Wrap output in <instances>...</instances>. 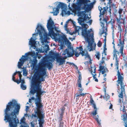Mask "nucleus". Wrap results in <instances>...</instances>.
Here are the masks:
<instances>
[{
  "instance_id": "obj_51",
  "label": "nucleus",
  "mask_w": 127,
  "mask_h": 127,
  "mask_svg": "<svg viewBox=\"0 0 127 127\" xmlns=\"http://www.w3.org/2000/svg\"><path fill=\"white\" fill-rule=\"evenodd\" d=\"M77 48H78V49H79V50H80V51L81 52L83 50V48L82 46H81L79 47H77Z\"/></svg>"
},
{
  "instance_id": "obj_20",
  "label": "nucleus",
  "mask_w": 127,
  "mask_h": 127,
  "mask_svg": "<svg viewBox=\"0 0 127 127\" xmlns=\"http://www.w3.org/2000/svg\"><path fill=\"white\" fill-rule=\"evenodd\" d=\"M36 42L34 38L31 37L29 41V44L32 47H36L35 44Z\"/></svg>"
},
{
  "instance_id": "obj_40",
  "label": "nucleus",
  "mask_w": 127,
  "mask_h": 127,
  "mask_svg": "<svg viewBox=\"0 0 127 127\" xmlns=\"http://www.w3.org/2000/svg\"><path fill=\"white\" fill-rule=\"evenodd\" d=\"M21 87L23 90H25L26 89V86L24 85V84L21 85Z\"/></svg>"
},
{
  "instance_id": "obj_13",
  "label": "nucleus",
  "mask_w": 127,
  "mask_h": 127,
  "mask_svg": "<svg viewBox=\"0 0 127 127\" xmlns=\"http://www.w3.org/2000/svg\"><path fill=\"white\" fill-rule=\"evenodd\" d=\"M75 51L72 47L65 49L63 54V55H65L66 54L68 57H72L74 54Z\"/></svg>"
},
{
  "instance_id": "obj_28",
  "label": "nucleus",
  "mask_w": 127,
  "mask_h": 127,
  "mask_svg": "<svg viewBox=\"0 0 127 127\" xmlns=\"http://www.w3.org/2000/svg\"><path fill=\"white\" fill-rule=\"evenodd\" d=\"M25 55H26V57L29 55L33 57L35 56V54L34 52H31L26 53Z\"/></svg>"
},
{
  "instance_id": "obj_32",
  "label": "nucleus",
  "mask_w": 127,
  "mask_h": 127,
  "mask_svg": "<svg viewBox=\"0 0 127 127\" xmlns=\"http://www.w3.org/2000/svg\"><path fill=\"white\" fill-rule=\"evenodd\" d=\"M81 30V28L80 27L75 26L74 27V31L73 32H79V31Z\"/></svg>"
},
{
  "instance_id": "obj_30",
  "label": "nucleus",
  "mask_w": 127,
  "mask_h": 127,
  "mask_svg": "<svg viewBox=\"0 0 127 127\" xmlns=\"http://www.w3.org/2000/svg\"><path fill=\"white\" fill-rule=\"evenodd\" d=\"M84 17H80L78 19V22L80 24L83 22L84 21Z\"/></svg>"
},
{
  "instance_id": "obj_6",
  "label": "nucleus",
  "mask_w": 127,
  "mask_h": 127,
  "mask_svg": "<svg viewBox=\"0 0 127 127\" xmlns=\"http://www.w3.org/2000/svg\"><path fill=\"white\" fill-rule=\"evenodd\" d=\"M48 32L49 35L56 42L58 41L61 47L62 48L65 43H68L69 40L66 36L62 32Z\"/></svg>"
},
{
  "instance_id": "obj_36",
  "label": "nucleus",
  "mask_w": 127,
  "mask_h": 127,
  "mask_svg": "<svg viewBox=\"0 0 127 127\" xmlns=\"http://www.w3.org/2000/svg\"><path fill=\"white\" fill-rule=\"evenodd\" d=\"M64 29L65 31H66L67 32H70L69 29H68L67 28V24L66 23L65 24V25L64 26Z\"/></svg>"
},
{
  "instance_id": "obj_63",
  "label": "nucleus",
  "mask_w": 127,
  "mask_h": 127,
  "mask_svg": "<svg viewBox=\"0 0 127 127\" xmlns=\"http://www.w3.org/2000/svg\"><path fill=\"white\" fill-rule=\"evenodd\" d=\"M67 14L68 15H69L70 14H72V13H70L69 11H68L67 12Z\"/></svg>"
},
{
  "instance_id": "obj_19",
  "label": "nucleus",
  "mask_w": 127,
  "mask_h": 127,
  "mask_svg": "<svg viewBox=\"0 0 127 127\" xmlns=\"http://www.w3.org/2000/svg\"><path fill=\"white\" fill-rule=\"evenodd\" d=\"M75 52V55L76 57H78L80 54H81L82 56L86 55V53H85V51L83 50L81 51H80L78 52V51L76 49Z\"/></svg>"
},
{
  "instance_id": "obj_10",
  "label": "nucleus",
  "mask_w": 127,
  "mask_h": 127,
  "mask_svg": "<svg viewBox=\"0 0 127 127\" xmlns=\"http://www.w3.org/2000/svg\"><path fill=\"white\" fill-rule=\"evenodd\" d=\"M123 106V108H120V110L123 113L122 120L123 122L124 126L125 127H127V113L126 112V111H127V109H126V107L127 108V104L125 102H124Z\"/></svg>"
},
{
  "instance_id": "obj_8",
  "label": "nucleus",
  "mask_w": 127,
  "mask_h": 127,
  "mask_svg": "<svg viewBox=\"0 0 127 127\" xmlns=\"http://www.w3.org/2000/svg\"><path fill=\"white\" fill-rule=\"evenodd\" d=\"M82 36L87 41L88 44V46H90V49L89 51L93 50V43L94 42V32H81Z\"/></svg>"
},
{
  "instance_id": "obj_21",
  "label": "nucleus",
  "mask_w": 127,
  "mask_h": 127,
  "mask_svg": "<svg viewBox=\"0 0 127 127\" xmlns=\"http://www.w3.org/2000/svg\"><path fill=\"white\" fill-rule=\"evenodd\" d=\"M124 40L125 39H123L122 41L121 40V38L119 39L120 44L121 45V46L120 47V51L121 52L122 54L123 53V50Z\"/></svg>"
},
{
  "instance_id": "obj_1",
  "label": "nucleus",
  "mask_w": 127,
  "mask_h": 127,
  "mask_svg": "<svg viewBox=\"0 0 127 127\" xmlns=\"http://www.w3.org/2000/svg\"><path fill=\"white\" fill-rule=\"evenodd\" d=\"M42 66L39 65L36 70L32 79V87L30 93L33 95L36 93V98L35 99V105H43L41 103V95L46 92L42 91L40 86V84L42 81L45 80L44 76L46 74L45 69L42 68Z\"/></svg>"
},
{
  "instance_id": "obj_12",
  "label": "nucleus",
  "mask_w": 127,
  "mask_h": 127,
  "mask_svg": "<svg viewBox=\"0 0 127 127\" xmlns=\"http://www.w3.org/2000/svg\"><path fill=\"white\" fill-rule=\"evenodd\" d=\"M40 65L42 66V68H44V67L47 66L49 69H51L53 66L52 63L49 62V60L46 59H44L43 61L41 64L39 65Z\"/></svg>"
},
{
  "instance_id": "obj_11",
  "label": "nucleus",
  "mask_w": 127,
  "mask_h": 127,
  "mask_svg": "<svg viewBox=\"0 0 127 127\" xmlns=\"http://www.w3.org/2000/svg\"><path fill=\"white\" fill-rule=\"evenodd\" d=\"M54 22L50 18L48 21L46 26L48 32H54V31L56 32H60V31L58 30V28L54 25Z\"/></svg>"
},
{
  "instance_id": "obj_7",
  "label": "nucleus",
  "mask_w": 127,
  "mask_h": 127,
  "mask_svg": "<svg viewBox=\"0 0 127 127\" xmlns=\"http://www.w3.org/2000/svg\"><path fill=\"white\" fill-rule=\"evenodd\" d=\"M36 106V111L34 112L35 114H32L31 118L32 119L38 118V121L39 127H43L42 124L44 122V118L45 115L43 114V112L41 110V108L43 107V105H35Z\"/></svg>"
},
{
  "instance_id": "obj_54",
  "label": "nucleus",
  "mask_w": 127,
  "mask_h": 127,
  "mask_svg": "<svg viewBox=\"0 0 127 127\" xmlns=\"http://www.w3.org/2000/svg\"><path fill=\"white\" fill-rule=\"evenodd\" d=\"M117 75H118V76H120V75H123V73H121L119 71V70H118V71H117Z\"/></svg>"
},
{
  "instance_id": "obj_9",
  "label": "nucleus",
  "mask_w": 127,
  "mask_h": 127,
  "mask_svg": "<svg viewBox=\"0 0 127 127\" xmlns=\"http://www.w3.org/2000/svg\"><path fill=\"white\" fill-rule=\"evenodd\" d=\"M90 99L89 101L91 103L90 105H92V107L94 108V111L91 113V115H92L93 116H94V118L98 124L99 127H101V123H100V121L99 120L98 118V116L97 115V117L96 116H95L97 114L96 111L97 109L96 104L95 103V102L93 100L92 96H90Z\"/></svg>"
},
{
  "instance_id": "obj_23",
  "label": "nucleus",
  "mask_w": 127,
  "mask_h": 127,
  "mask_svg": "<svg viewBox=\"0 0 127 127\" xmlns=\"http://www.w3.org/2000/svg\"><path fill=\"white\" fill-rule=\"evenodd\" d=\"M117 24L118 25V28L119 31L120 32H122L123 31V29H122L120 24H121L122 22H121L120 19H118V18L117 19Z\"/></svg>"
},
{
  "instance_id": "obj_26",
  "label": "nucleus",
  "mask_w": 127,
  "mask_h": 127,
  "mask_svg": "<svg viewBox=\"0 0 127 127\" xmlns=\"http://www.w3.org/2000/svg\"><path fill=\"white\" fill-rule=\"evenodd\" d=\"M64 7L62 9L61 14L62 16H64V14H67L66 12V5L64 3Z\"/></svg>"
},
{
  "instance_id": "obj_34",
  "label": "nucleus",
  "mask_w": 127,
  "mask_h": 127,
  "mask_svg": "<svg viewBox=\"0 0 127 127\" xmlns=\"http://www.w3.org/2000/svg\"><path fill=\"white\" fill-rule=\"evenodd\" d=\"M49 50V45H45V47L44 49V51L45 52L47 53V51Z\"/></svg>"
},
{
  "instance_id": "obj_16",
  "label": "nucleus",
  "mask_w": 127,
  "mask_h": 127,
  "mask_svg": "<svg viewBox=\"0 0 127 127\" xmlns=\"http://www.w3.org/2000/svg\"><path fill=\"white\" fill-rule=\"evenodd\" d=\"M119 52L117 51L115 48L113 49V56L114 57H115V58H117L118 56L120 57L121 55L122 56H124L123 52L122 54L121 52L120 49H119Z\"/></svg>"
},
{
  "instance_id": "obj_3",
  "label": "nucleus",
  "mask_w": 127,
  "mask_h": 127,
  "mask_svg": "<svg viewBox=\"0 0 127 127\" xmlns=\"http://www.w3.org/2000/svg\"><path fill=\"white\" fill-rule=\"evenodd\" d=\"M89 0H81L80 2L84 4V6L81 8L80 6H78L74 3H73L71 7H70L69 4L68 6L69 9L75 14H77L78 16L80 17H84L86 16V11H88L93 7V5L92 3L88 4L90 2Z\"/></svg>"
},
{
  "instance_id": "obj_60",
  "label": "nucleus",
  "mask_w": 127,
  "mask_h": 127,
  "mask_svg": "<svg viewBox=\"0 0 127 127\" xmlns=\"http://www.w3.org/2000/svg\"><path fill=\"white\" fill-rule=\"evenodd\" d=\"M36 63L35 61L33 62L32 63V64L33 67H34L36 65Z\"/></svg>"
},
{
  "instance_id": "obj_56",
  "label": "nucleus",
  "mask_w": 127,
  "mask_h": 127,
  "mask_svg": "<svg viewBox=\"0 0 127 127\" xmlns=\"http://www.w3.org/2000/svg\"><path fill=\"white\" fill-rule=\"evenodd\" d=\"M123 22H122L123 24H124L126 23V21L125 20V17H124L123 19Z\"/></svg>"
},
{
  "instance_id": "obj_61",
  "label": "nucleus",
  "mask_w": 127,
  "mask_h": 127,
  "mask_svg": "<svg viewBox=\"0 0 127 127\" xmlns=\"http://www.w3.org/2000/svg\"><path fill=\"white\" fill-rule=\"evenodd\" d=\"M104 68L103 66H100V69L99 70L100 71H101Z\"/></svg>"
},
{
  "instance_id": "obj_64",
  "label": "nucleus",
  "mask_w": 127,
  "mask_h": 127,
  "mask_svg": "<svg viewBox=\"0 0 127 127\" xmlns=\"http://www.w3.org/2000/svg\"><path fill=\"white\" fill-rule=\"evenodd\" d=\"M107 50V48L106 47H103V52H105V51Z\"/></svg>"
},
{
  "instance_id": "obj_31",
  "label": "nucleus",
  "mask_w": 127,
  "mask_h": 127,
  "mask_svg": "<svg viewBox=\"0 0 127 127\" xmlns=\"http://www.w3.org/2000/svg\"><path fill=\"white\" fill-rule=\"evenodd\" d=\"M78 85V87L80 88L78 89L79 90V91H81V92L83 90V89L82 88L81 82H77Z\"/></svg>"
},
{
  "instance_id": "obj_52",
  "label": "nucleus",
  "mask_w": 127,
  "mask_h": 127,
  "mask_svg": "<svg viewBox=\"0 0 127 127\" xmlns=\"http://www.w3.org/2000/svg\"><path fill=\"white\" fill-rule=\"evenodd\" d=\"M29 127V126L27 125V124H25V125H21L20 126V127Z\"/></svg>"
},
{
  "instance_id": "obj_48",
  "label": "nucleus",
  "mask_w": 127,
  "mask_h": 127,
  "mask_svg": "<svg viewBox=\"0 0 127 127\" xmlns=\"http://www.w3.org/2000/svg\"><path fill=\"white\" fill-rule=\"evenodd\" d=\"M78 33V34H79V32H67V33H68L69 34H70L71 35H72L73 34H75L76 33Z\"/></svg>"
},
{
  "instance_id": "obj_38",
  "label": "nucleus",
  "mask_w": 127,
  "mask_h": 127,
  "mask_svg": "<svg viewBox=\"0 0 127 127\" xmlns=\"http://www.w3.org/2000/svg\"><path fill=\"white\" fill-rule=\"evenodd\" d=\"M109 95H105V96H104V99L107 101L109 98Z\"/></svg>"
},
{
  "instance_id": "obj_59",
  "label": "nucleus",
  "mask_w": 127,
  "mask_h": 127,
  "mask_svg": "<svg viewBox=\"0 0 127 127\" xmlns=\"http://www.w3.org/2000/svg\"><path fill=\"white\" fill-rule=\"evenodd\" d=\"M113 105L111 103H110V105L109 107V109H112L113 108Z\"/></svg>"
},
{
  "instance_id": "obj_22",
  "label": "nucleus",
  "mask_w": 127,
  "mask_h": 127,
  "mask_svg": "<svg viewBox=\"0 0 127 127\" xmlns=\"http://www.w3.org/2000/svg\"><path fill=\"white\" fill-rule=\"evenodd\" d=\"M89 27V26L86 24H83L82 25L81 30H82V32H87V29ZM88 32H91V31H88Z\"/></svg>"
},
{
  "instance_id": "obj_4",
  "label": "nucleus",
  "mask_w": 127,
  "mask_h": 127,
  "mask_svg": "<svg viewBox=\"0 0 127 127\" xmlns=\"http://www.w3.org/2000/svg\"><path fill=\"white\" fill-rule=\"evenodd\" d=\"M99 10L100 11V15L99 16V17L101 16H103V19L102 21L103 22H101L100 23L101 24V26L102 27V32H107V31L106 26H105V23L104 22H105L106 24V25L110 24L111 25V29L112 30V31L114 32V29L115 28V25H114V24L115 20L114 19H111L108 22H107V19L108 17L106 15L104 16V14L107 13L106 8L108 9V8H106L105 7H103V8L101 7H98Z\"/></svg>"
},
{
  "instance_id": "obj_44",
  "label": "nucleus",
  "mask_w": 127,
  "mask_h": 127,
  "mask_svg": "<svg viewBox=\"0 0 127 127\" xmlns=\"http://www.w3.org/2000/svg\"><path fill=\"white\" fill-rule=\"evenodd\" d=\"M78 80L77 82H81L82 79V77L81 75H79L78 77Z\"/></svg>"
},
{
  "instance_id": "obj_37",
  "label": "nucleus",
  "mask_w": 127,
  "mask_h": 127,
  "mask_svg": "<svg viewBox=\"0 0 127 127\" xmlns=\"http://www.w3.org/2000/svg\"><path fill=\"white\" fill-rule=\"evenodd\" d=\"M105 33V35L104 36L105 37V38L104 39L103 41H104V43H106V36L107 33V32H101V34H103V33Z\"/></svg>"
},
{
  "instance_id": "obj_50",
  "label": "nucleus",
  "mask_w": 127,
  "mask_h": 127,
  "mask_svg": "<svg viewBox=\"0 0 127 127\" xmlns=\"http://www.w3.org/2000/svg\"><path fill=\"white\" fill-rule=\"evenodd\" d=\"M102 56H103V57H105L107 55L106 54V51H105V52H102Z\"/></svg>"
},
{
  "instance_id": "obj_2",
  "label": "nucleus",
  "mask_w": 127,
  "mask_h": 127,
  "mask_svg": "<svg viewBox=\"0 0 127 127\" xmlns=\"http://www.w3.org/2000/svg\"><path fill=\"white\" fill-rule=\"evenodd\" d=\"M15 100H12L8 103L4 111V121L7 120L9 123V127H17L19 120L17 115L19 114L20 107Z\"/></svg>"
},
{
  "instance_id": "obj_42",
  "label": "nucleus",
  "mask_w": 127,
  "mask_h": 127,
  "mask_svg": "<svg viewBox=\"0 0 127 127\" xmlns=\"http://www.w3.org/2000/svg\"><path fill=\"white\" fill-rule=\"evenodd\" d=\"M21 72H20V71H17V73L18 74L19 77V80H21V77H22V75L21 74Z\"/></svg>"
},
{
  "instance_id": "obj_15",
  "label": "nucleus",
  "mask_w": 127,
  "mask_h": 127,
  "mask_svg": "<svg viewBox=\"0 0 127 127\" xmlns=\"http://www.w3.org/2000/svg\"><path fill=\"white\" fill-rule=\"evenodd\" d=\"M27 60V58L25 56H22L21 58L19 60L20 61L18 62V66L19 68H21V66L23 65L24 63Z\"/></svg>"
},
{
  "instance_id": "obj_46",
  "label": "nucleus",
  "mask_w": 127,
  "mask_h": 127,
  "mask_svg": "<svg viewBox=\"0 0 127 127\" xmlns=\"http://www.w3.org/2000/svg\"><path fill=\"white\" fill-rule=\"evenodd\" d=\"M86 55L85 56H86V57L88 58V59H91L90 57V55L89 54H88V52H87L86 53Z\"/></svg>"
},
{
  "instance_id": "obj_33",
  "label": "nucleus",
  "mask_w": 127,
  "mask_h": 127,
  "mask_svg": "<svg viewBox=\"0 0 127 127\" xmlns=\"http://www.w3.org/2000/svg\"><path fill=\"white\" fill-rule=\"evenodd\" d=\"M123 9L122 8L120 7L119 8L118 10V13L119 14V16L120 17H121V14L122 13L123 11Z\"/></svg>"
},
{
  "instance_id": "obj_35",
  "label": "nucleus",
  "mask_w": 127,
  "mask_h": 127,
  "mask_svg": "<svg viewBox=\"0 0 127 127\" xmlns=\"http://www.w3.org/2000/svg\"><path fill=\"white\" fill-rule=\"evenodd\" d=\"M95 56L96 58L98 60L100 59V55L99 52H97L96 53V54L95 55Z\"/></svg>"
},
{
  "instance_id": "obj_18",
  "label": "nucleus",
  "mask_w": 127,
  "mask_h": 127,
  "mask_svg": "<svg viewBox=\"0 0 127 127\" xmlns=\"http://www.w3.org/2000/svg\"><path fill=\"white\" fill-rule=\"evenodd\" d=\"M56 59L57 62L59 63V65H62L65 63V60H64L61 56L57 57Z\"/></svg>"
},
{
  "instance_id": "obj_57",
  "label": "nucleus",
  "mask_w": 127,
  "mask_h": 127,
  "mask_svg": "<svg viewBox=\"0 0 127 127\" xmlns=\"http://www.w3.org/2000/svg\"><path fill=\"white\" fill-rule=\"evenodd\" d=\"M80 94H76L75 95V96L76 97H80L81 96V95H80Z\"/></svg>"
},
{
  "instance_id": "obj_5",
  "label": "nucleus",
  "mask_w": 127,
  "mask_h": 127,
  "mask_svg": "<svg viewBox=\"0 0 127 127\" xmlns=\"http://www.w3.org/2000/svg\"><path fill=\"white\" fill-rule=\"evenodd\" d=\"M117 78V82L118 84H117V86L118 87V89L117 91L119 94L118 96L119 98L118 102L121 105L120 108H122L123 107V103L125 102L127 104V103L126 102H123L124 101L123 99V95H124V96L126 97V95L125 93V85L123 82L124 80L123 75H121L118 76Z\"/></svg>"
},
{
  "instance_id": "obj_25",
  "label": "nucleus",
  "mask_w": 127,
  "mask_h": 127,
  "mask_svg": "<svg viewBox=\"0 0 127 127\" xmlns=\"http://www.w3.org/2000/svg\"><path fill=\"white\" fill-rule=\"evenodd\" d=\"M120 0L121 2L122 5L123 6L124 8H126L125 9L126 12V10L127 6V1H126V0Z\"/></svg>"
},
{
  "instance_id": "obj_58",
  "label": "nucleus",
  "mask_w": 127,
  "mask_h": 127,
  "mask_svg": "<svg viewBox=\"0 0 127 127\" xmlns=\"http://www.w3.org/2000/svg\"><path fill=\"white\" fill-rule=\"evenodd\" d=\"M67 57H68L67 56H65L64 57H62V58L64 60H65V59H66Z\"/></svg>"
},
{
  "instance_id": "obj_29",
  "label": "nucleus",
  "mask_w": 127,
  "mask_h": 127,
  "mask_svg": "<svg viewBox=\"0 0 127 127\" xmlns=\"http://www.w3.org/2000/svg\"><path fill=\"white\" fill-rule=\"evenodd\" d=\"M64 113V111H61L59 115L60 116L59 117V119L61 121L63 120V118Z\"/></svg>"
},
{
  "instance_id": "obj_41",
  "label": "nucleus",
  "mask_w": 127,
  "mask_h": 127,
  "mask_svg": "<svg viewBox=\"0 0 127 127\" xmlns=\"http://www.w3.org/2000/svg\"><path fill=\"white\" fill-rule=\"evenodd\" d=\"M114 14L115 16H117L118 14V13L117 10L116 9L114 10Z\"/></svg>"
},
{
  "instance_id": "obj_49",
  "label": "nucleus",
  "mask_w": 127,
  "mask_h": 127,
  "mask_svg": "<svg viewBox=\"0 0 127 127\" xmlns=\"http://www.w3.org/2000/svg\"><path fill=\"white\" fill-rule=\"evenodd\" d=\"M20 80L21 81L20 82L21 83V85L24 84L25 83V81L24 79H21Z\"/></svg>"
},
{
  "instance_id": "obj_14",
  "label": "nucleus",
  "mask_w": 127,
  "mask_h": 127,
  "mask_svg": "<svg viewBox=\"0 0 127 127\" xmlns=\"http://www.w3.org/2000/svg\"><path fill=\"white\" fill-rule=\"evenodd\" d=\"M64 7V3L62 2H60L57 6V7L56 8V10L54 12L53 15L56 16L59 13V9L60 8L63 9Z\"/></svg>"
},
{
  "instance_id": "obj_27",
  "label": "nucleus",
  "mask_w": 127,
  "mask_h": 127,
  "mask_svg": "<svg viewBox=\"0 0 127 127\" xmlns=\"http://www.w3.org/2000/svg\"><path fill=\"white\" fill-rule=\"evenodd\" d=\"M26 119L24 117H23L20 120V124L21 125H25L27 123L25 122Z\"/></svg>"
},
{
  "instance_id": "obj_47",
  "label": "nucleus",
  "mask_w": 127,
  "mask_h": 127,
  "mask_svg": "<svg viewBox=\"0 0 127 127\" xmlns=\"http://www.w3.org/2000/svg\"><path fill=\"white\" fill-rule=\"evenodd\" d=\"M65 108L64 106H63L60 109L61 111H64H64L65 110Z\"/></svg>"
},
{
  "instance_id": "obj_43",
  "label": "nucleus",
  "mask_w": 127,
  "mask_h": 127,
  "mask_svg": "<svg viewBox=\"0 0 127 127\" xmlns=\"http://www.w3.org/2000/svg\"><path fill=\"white\" fill-rule=\"evenodd\" d=\"M105 59V57H103V56H102V60L100 62V64H102L103 63H104V60Z\"/></svg>"
},
{
  "instance_id": "obj_17",
  "label": "nucleus",
  "mask_w": 127,
  "mask_h": 127,
  "mask_svg": "<svg viewBox=\"0 0 127 127\" xmlns=\"http://www.w3.org/2000/svg\"><path fill=\"white\" fill-rule=\"evenodd\" d=\"M36 30L37 32H46L44 27L40 24H37L35 30V32H36Z\"/></svg>"
},
{
  "instance_id": "obj_24",
  "label": "nucleus",
  "mask_w": 127,
  "mask_h": 127,
  "mask_svg": "<svg viewBox=\"0 0 127 127\" xmlns=\"http://www.w3.org/2000/svg\"><path fill=\"white\" fill-rule=\"evenodd\" d=\"M94 72L93 73H94L95 74H94L92 73L93 71H92V69L91 70V73L93 75V78L94 79H95V81L96 82H98V80L97 78H96V77H95V76H96V75L95 73V72H96V68L95 67H94Z\"/></svg>"
},
{
  "instance_id": "obj_62",
  "label": "nucleus",
  "mask_w": 127,
  "mask_h": 127,
  "mask_svg": "<svg viewBox=\"0 0 127 127\" xmlns=\"http://www.w3.org/2000/svg\"><path fill=\"white\" fill-rule=\"evenodd\" d=\"M123 36L125 38H126V37H127V32H124Z\"/></svg>"
},
{
  "instance_id": "obj_55",
  "label": "nucleus",
  "mask_w": 127,
  "mask_h": 127,
  "mask_svg": "<svg viewBox=\"0 0 127 127\" xmlns=\"http://www.w3.org/2000/svg\"><path fill=\"white\" fill-rule=\"evenodd\" d=\"M14 82H16L18 84H19L20 82L21 81L20 80H16Z\"/></svg>"
},
{
  "instance_id": "obj_53",
  "label": "nucleus",
  "mask_w": 127,
  "mask_h": 127,
  "mask_svg": "<svg viewBox=\"0 0 127 127\" xmlns=\"http://www.w3.org/2000/svg\"><path fill=\"white\" fill-rule=\"evenodd\" d=\"M79 93L80 94V95H81V96H84V95L86 94V93L84 94V93H82V92H81V91H79Z\"/></svg>"
},
{
  "instance_id": "obj_39",
  "label": "nucleus",
  "mask_w": 127,
  "mask_h": 127,
  "mask_svg": "<svg viewBox=\"0 0 127 127\" xmlns=\"http://www.w3.org/2000/svg\"><path fill=\"white\" fill-rule=\"evenodd\" d=\"M115 59L116 62L115 63V65L117 69L118 68V65H119V61H118L117 58H116Z\"/></svg>"
},
{
  "instance_id": "obj_45",
  "label": "nucleus",
  "mask_w": 127,
  "mask_h": 127,
  "mask_svg": "<svg viewBox=\"0 0 127 127\" xmlns=\"http://www.w3.org/2000/svg\"><path fill=\"white\" fill-rule=\"evenodd\" d=\"M102 42L101 41H99L97 44V46L99 47H100L102 45Z\"/></svg>"
}]
</instances>
